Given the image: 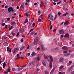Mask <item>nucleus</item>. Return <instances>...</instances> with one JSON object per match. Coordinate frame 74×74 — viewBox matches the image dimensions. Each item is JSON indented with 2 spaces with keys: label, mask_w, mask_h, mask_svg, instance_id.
I'll return each instance as SVG.
<instances>
[{
  "label": "nucleus",
  "mask_w": 74,
  "mask_h": 74,
  "mask_svg": "<svg viewBox=\"0 0 74 74\" xmlns=\"http://www.w3.org/2000/svg\"><path fill=\"white\" fill-rule=\"evenodd\" d=\"M53 16L51 14H50L48 16V20L49 21L50 19L51 21H53Z\"/></svg>",
  "instance_id": "obj_1"
},
{
  "label": "nucleus",
  "mask_w": 74,
  "mask_h": 74,
  "mask_svg": "<svg viewBox=\"0 0 74 74\" xmlns=\"http://www.w3.org/2000/svg\"><path fill=\"white\" fill-rule=\"evenodd\" d=\"M38 37H36L34 39V45H37L38 44Z\"/></svg>",
  "instance_id": "obj_2"
},
{
  "label": "nucleus",
  "mask_w": 74,
  "mask_h": 74,
  "mask_svg": "<svg viewBox=\"0 0 74 74\" xmlns=\"http://www.w3.org/2000/svg\"><path fill=\"white\" fill-rule=\"evenodd\" d=\"M49 58L50 59L51 61L50 62L49 66L50 67H52V62H53V58L51 56H49Z\"/></svg>",
  "instance_id": "obj_3"
},
{
  "label": "nucleus",
  "mask_w": 74,
  "mask_h": 74,
  "mask_svg": "<svg viewBox=\"0 0 74 74\" xmlns=\"http://www.w3.org/2000/svg\"><path fill=\"white\" fill-rule=\"evenodd\" d=\"M8 11L9 12H10L11 11H12V12H14V10H13V8L12 7H10L8 9Z\"/></svg>",
  "instance_id": "obj_4"
},
{
  "label": "nucleus",
  "mask_w": 74,
  "mask_h": 74,
  "mask_svg": "<svg viewBox=\"0 0 74 74\" xmlns=\"http://www.w3.org/2000/svg\"><path fill=\"white\" fill-rule=\"evenodd\" d=\"M40 47L42 50V51H44V50L45 49V47H44V46L43 45H40Z\"/></svg>",
  "instance_id": "obj_5"
},
{
  "label": "nucleus",
  "mask_w": 74,
  "mask_h": 74,
  "mask_svg": "<svg viewBox=\"0 0 74 74\" xmlns=\"http://www.w3.org/2000/svg\"><path fill=\"white\" fill-rule=\"evenodd\" d=\"M64 60V58H61L59 59V62H62Z\"/></svg>",
  "instance_id": "obj_6"
},
{
  "label": "nucleus",
  "mask_w": 74,
  "mask_h": 74,
  "mask_svg": "<svg viewBox=\"0 0 74 74\" xmlns=\"http://www.w3.org/2000/svg\"><path fill=\"white\" fill-rule=\"evenodd\" d=\"M35 63V61H33L32 62H30L29 64V66H30L31 65H33V64H34Z\"/></svg>",
  "instance_id": "obj_7"
},
{
  "label": "nucleus",
  "mask_w": 74,
  "mask_h": 74,
  "mask_svg": "<svg viewBox=\"0 0 74 74\" xmlns=\"http://www.w3.org/2000/svg\"><path fill=\"white\" fill-rule=\"evenodd\" d=\"M59 32L60 34H64V31H63V30H60L59 31Z\"/></svg>",
  "instance_id": "obj_8"
},
{
  "label": "nucleus",
  "mask_w": 74,
  "mask_h": 74,
  "mask_svg": "<svg viewBox=\"0 0 74 74\" xmlns=\"http://www.w3.org/2000/svg\"><path fill=\"white\" fill-rule=\"evenodd\" d=\"M69 21H66L64 23V26H67L69 24Z\"/></svg>",
  "instance_id": "obj_9"
},
{
  "label": "nucleus",
  "mask_w": 74,
  "mask_h": 74,
  "mask_svg": "<svg viewBox=\"0 0 74 74\" xmlns=\"http://www.w3.org/2000/svg\"><path fill=\"white\" fill-rule=\"evenodd\" d=\"M23 69V67L18 68L17 69V71H21V70H22V69Z\"/></svg>",
  "instance_id": "obj_10"
},
{
  "label": "nucleus",
  "mask_w": 74,
  "mask_h": 74,
  "mask_svg": "<svg viewBox=\"0 0 74 74\" xmlns=\"http://www.w3.org/2000/svg\"><path fill=\"white\" fill-rule=\"evenodd\" d=\"M24 7H25V5L23 4H22L21 6L20 7V8L21 9H23L24 8Z\"/></svg>",
  "instance_id": "obj_11"
},
{
  "label": "nucleus",
  "mask_w": 74,
  "mask_h": 74,
  "mask_svg": "<svg viewBox=\"0 0 74 74\" xmlns=\"http://www.w3.org/2000/svg\"><path fill=\"white\" fill-rule=\"evenodd\" d=\"M69 37V34H66L64 35V37H65V38Z\"/></svg>",
  "instance_id": "obj_12"
},
{
  "label": "nucleus",
  "mask_w": 74,
  "mask_h": 74,
  "mask_svg": "<svg viewBox=\"0 0 74 74\" xmlns=\"http://www.w3.org/2000/svg\"><path fill=\"white\" fill-rule=\"evenodd\" d=\"M14 51L15 52H18L19 51V48H16L14 49Z\"/></svg>",
  "instance_id": "obj_13"
},
{
  "label": "nucleus",
  "mask_w": 74,
  "mask_h": 74,
  "mask_svg": "<svg viewBox=\"0 0 74 74\" xmlns=\"http://www.w3.org/2000/svg\"><path fill=\"white\" fill-rule=\"evenodd\" d=\"M25 15L26 16H27V17H29V16H30V14L28 13L27 12H26L25 13Z\"/></svg>",
  "instance_id": "obj_14"
},
{
  "label": "nucleus",
  "mask_w": 74,
  "mask_h": 74,
  "mask_svg": "<svg viewBox=\"0 0 74 74\" xmlns=\"http://www.w3.org/2000/svg\"><path fill=\"white\" fill-rule=\"evenodd\" d=\"M62 49H65V50H67V47H65V46H64L62 48Z\"/></svg>",
  "instance_id": "obj_15"
},
{
  "label": "nucleus",
  "mask_w": 74,
  "mask_h": 74,
  "mask_svg": "<svg viewBox=\"0 0 74 74\" xmlns=\"http://www.w3.org/2000/svg\"><path fill=\"white\" fill-rule=\"evenodd\" d=\"M73 62V61H70L69 62V63L67 64V65L68 66H69L72 63V62Z\"/></svg>",
  "instance_id": "obj_16"
},
{
  "label": "nucleus",
  "mask_w": 74,
  "mask_h": 74,
  "mask_svg": "<svg viewBox=\"0 0 74 74\" xmlns=\"http://www.w3.org/2000/svg\"><path fill=\"white\" fill-rule=\"evenodd\" d=\"M3 44L4 46H5L6 47L8 46V44L7 42H5L3 43Z\"/></svg>",
  "instance_id": "obj_17"
},
{
  "label": "nucleus",
  "mask_w": 74,
  "mask_h": 74,
  "mask_svg": "<svg viewBox=\"0 0 74 74\" xmlns=\"http://www.w3.org/2000/svg\"><path fill=\"white\" fill-rule=\"evenodd\" d=\"M25 46H23L21 48L20 50L21 51H22V50H23V49H25Z\"/></svg>",
  "instance_id": "obj_18"
},
{
  "label": "nucleus",
  "mask_w": 74,
  "mask_h": 74,
  "mask_svg": "<svg viewBox=\"0 0 74 74\" xmlns=\"http://www.w3.org/2000/svg\"><path fill=\"white\" fill-rule=\"evenodd\" d=\"M15 22L13 21L11 23V25L12 26H13V25H15Z\"/></svg>",
  "instance_id": "obj_19"
},
{
  "label": "nucleus",
  "mask_w": 74,
  "mask_h": 74,
  "mask_svg": "<svg viewBox=\"0 0 74 74\" xmlns=\"http://www.w3.org/2000/svg\"><path fill=\"white\" fill-rule=\"evenodd\" d=\"M69 13L68 12H66L64 14H63V16H66L67 15H68L69 14Z\"/></svg>",
  "instance_id": "obj_20"
},
{
  "label": "nucleus",
  "mask_w": 74,
  "mask_h": 74,
  "mask_svg": "<svg viewBox=\"0 0 74 74\" xmlns=\"http://www.w3.org/2000/svg\"><path fill=\"white\" fill-rule=\"evenodd\" d=\"M70 55V53H68L65 54H64V56H69V55Z\"/></svg>",
  "instance_id": "obj_21"
},
{
  "label": "nucleus",
  "mask_w": 74,
  "mask_h": 74,
  "mask_svg": "<svg viewBox=\"0 0 74 74\" xmlns=\"http://www.w3.org/2000/svg\"><path fill=\"white\" fill-rule=\"evenodd\" d=\"M55 68H54L52 70V71H51V72H50V74H52V73L53 72V71H55Z\"/></svg>",
  "instance_id": "obj_22"
},
{
  "label": "nucleus",
  "mask_w": 74,
  "mask_h": 74,
  "mask_svg": "<svg viewBox=\"0 0 74 74\" xmlns=\"http://www.w3.org/2000/svg\"><path fill=\"white\" fill-rule=\"evenodd\" d=\"M44 57L45 59H48V58L45 55H44Z\"/></svg>",
  "instance_id": "obj_23"
},
{
  "label": "nucleus",
  "mask_w": 74,
  "mask_h": 74,
  "mask_svg": "<svg viewBox=\"0 0 74 74\" xmlns=\"http://www.w3.org/2000/svg\"><path fill=\"white\" fill-rule=\"evenodd\" d=\"M63 10H64V11L66 10H68V9L67 8H65V6H63Z\"/></svg>",
  "instance_id": "obj_24"
},
{
  "label": "nucleus",
  "mask_w": 74,
  "mask_h": 74,
  "mask_svg": "<svg viewBox=\"0 0 74 74\" xmlns=\"http://www.w3.org/2000/svg\"><path fill=\"white\" fill-rule=\"evenodd\" d=\"M5 66H6V64H5V62H4L3 64V69L4 68H5Z\"/></svg>",
  "instance_id": "obj_25"
},
{
  "label": "nucleus",
  "mask_w": 74,
  "mask_h": 74,
  "mask_svg": "<svg viewBox=\"0 0 74 74\" xmlns=\"http://www.w3.org/2000/svg\"><path fill=\"white\" fill-rule=\"evenodd\" d=\"M73 69V68H72V66H71V67H70L69 68V71H72V70Z\"/></svg>",
  "instance_id": "obj_26"
},
{
  "label": "nucleus",
  "mask_w": 74,
  "mask_h": 74,
  "mask_svg": "<svg viewBox=\"0 0 74 74\" xmlns=\"http://www.w3.org/2000/svg\"><path fill=\"white\" fill-rule=\"evenodd\" d=\"M64 67V66H60L59 67V69L60 70H61V69H63Z\"/></svg>",
  "instance_id": "obj_27"
},
{
  "label": "nucleus",
  "mask_w": 74,
  "mask_h": 74,
  "mask_svg": "<svg viewBox=\"0 0 74 74\" xmlns=\"http://www.w3.org/2000/svg\"><path fill=\"white\" fill-rule=\"evenodd\" d=\"M40 14H41V11H40V10H38V15H40Z\"/></svg>",
  "instance_id": "obj_28"
},
{
  "label": "nucleus",
  "mask_w": 74,
  "mask_h": 74,
  "mask_svg": "<svg viewBox=\"0 0 74 74\" xmlns=\"http://www.w3.org/2000/svg\"><path fill=\"white\" fill-rule=\"evenodd\" d=\"M66 73L64 72L62 73L61 72H59V74H64Z\"/></svg>",
  "instance_id": "obj_29"
},
{
  "label": "nucleus",
  "mask_w": 74,
  "mask_h": 74,
  "mask_svg": "<svg viewBox=\"0 0 74 74\" xmlns=\"http://www.w3.org/2000/svg\"><path fill=\"white\" fill-rule=\"evenodd\" d=\"M36 59L37 60H38V61H39V60H40V58H39V57H38L36 58Z\"/></svg>",
  "instance_id": "obj_30"
},
{
  "label": "nucleus",
  "mask_w": 74,
  "mask_h": 74,
  "mask_svg": "<svg viewBox=\"0 0 74 74\" xmlns=\"http://www.w3.org/2000/svg\"><path fill=\"white\" fill-rule=\"evenodd\" d=\"M42 64L43 66H46V64H45V62H43Z\"/></svg>",
  "instance_id": "obj_31"
},
{
  "label": "nucleus",
  "mask_w": 74,
  "mask_h": 74,
  "mask_svg": "<svg viewBox=\"0 0 74 74\" xmlns=\"http://www.w3.org/2000/svg\"><path fill=\"white\" fill-rule=\"evenodd\" d=\"M55 50H56V51H58V50H59V47H56L55 48Z\"/></svg>",
  "instance_id": "obj_32"
},
{
  "label": "nucleus",
  "mask_w": 74,
  "mask_h": 74,
  "mask_svg": "<svg viewBox=\"0 0 74 74\" xmlns=\"http://www.w3.org/2000/svg\"><path fill=\"white\" fill-rule=\"evenodd\" d=\"M36 55V53H35L34 52L32 53V56H35Z\"/></svg>",
  "instance_id": "obj_33"
},
{
  "label": "nucleus",
  "mask_w": 74,
  "mask_h": 74,
  "mask_svg": "<svg viewBox=\"0 0 74 74\" xmlns=\"http://www.w3.org/2000/svg\"><path fill=\"white\" fill-rule=\"evenodd\" d=\"M62 3V1H60L59 2H58L57 3V5H59V4L60 3Z\"/></svg>",
  "instance_id": "obj_34"
},
{
  "label": "nucleus",
  "mask_w": 74,
  "mask_h": 74,
  "mask_svg": "<svg viewBox=\"0 0 74 74\" xmlns=\"http://www.w3.org/2000/svg\"><path fill=\"white\" fill-rule=\"evenodd\" d=\"M41 4H40V7H42V4H43V2L42 1H41Z\"/></svg>",
  "instance_id": "obj_35"
},
{
  "label": "nucleus",
  "mask_w": 74,
  "mask_h": 74,
  "mask_svg": "<svg viewBox=\"0 0 74 74\" xmlns=\"http://www.w3.org/2000/svg\"><path fill=\"white\" fill-rule=\"evenodd\" d=\"M13 28H14L13 26H11L9 28V30H11V29Z\"/></svg>",
  "instance_id": "obj_36"
},
{
  "label": "nucleus",
  "mask_w": 74,
  "mask_h": 74,
  "mask_svg": "<svg viewBox=\"0 0 74 74\" xmlns=\"http://www.w3.org/2000/svg\"><path fill=\"white\" fill-rule=\"evenodd\" d=\"M45 74H49V72L46 71H45Z\"/></svg>",
  "instance_id": "obj_37"
},
{
  "label": "nucleus",
  "mask_w": 74,
  "mask_h": 74,
  "mask_svg": "<svg viewBox=\"0 0 74 74\" xmlns=\"http://www.w3.org/2000/svg\"><path fill=\"white\" fill-rule=\"evenodd\" d=\"M35 25H36V24L35 23H32V26L34 27V26H35Z\"/></svg>",
  "instance_id": "obj_38"
},
{
  "label": "nucleus",
  "mask_w": 74,
  "mask_h": 74,
  "mask_svg": "<svg viewBox=\"0 0 74 74\" xmlns=\"http://www.w3.org/2000/svg\"><path fill=\"white\" fill-rule=\"evenodd\" d=\"M28 22V20L27 19H26L25 21V23H27Z\"/></svg>",
  "instance_id": "obj_39"
},
{
  "label": "nucleus",
  "mask_w": 74,
  "mask_h": 74,
  "mask_svg": "<svg viewBox=\"0 0 74 74\" xmlns=\"http://www.w3.org/2000/svg\"><path fill=\"white\" fill-rule=\"evenodd\" d=\"M12 71H15L16 69H15L13 68L12 69Z\"/></svg>",
  "instance_id": "obj_40"
},
{
  "label": "nucleus",
  "mask_w": 74,
  "mask_h": 74,
  "mask_svg": "<svg viewBox=\"0 0 74 74\" xmlns=\"http://www.w3.org/2000/svg\"><path fill=\"white\" fill-rule=\"evenodd\" d=\"M38 22H41V21H42V20L41 19H39L38 20Z\"/></svg>",
  "instance_id": "obj_41"
},
{
  "label": "nucleus",
  "mask_w": 74,
  "mask_h": 74,
  "mask_svg": "<svg viewBox=\"0 0 74 74\" xmlns=\"http://www.w3.org/2000/svg\"><path fill=\"white\" fill-rule=\"evenodd\" d=\"M8 72L7 71H5L4 72V73L5 74H8Z\"/></svg>",
  "instance_id": "obj_42"
},
{
  "label": "nucleus",
  "mask_w": 74,
  "mask_h": 74,
  "mask_svg": "<svg viewBox=\"0 0 74 74\" xmlns=\"http://www.w3.org/2000/svg\"><path fill=\"white\" fill-rule=\"evenodd\" d=\"M7 21H10V18H7Z\"/></svg>",
  "instance_id": "obj_43"
},
{
  "label": "nucleus",
  "mask_w": 74,
  "mask_h": 74,
  "mask_svg": "<svg viewBox=\"0 0 74 74\" xmlns=\"http://www.w3.org/2000/svg\"><path fill=\"white\" fill-rule=\"evenodd\" d=\"M7 49L8 51H9L10 49V48L9 47H7Z\"/></svg>",
  "instance_id": "obj_44"
},
{
  "label": "nucleus",
  "mask_w": 74,
  "mask_h": 74,
  "mask_svg": "<svg viewBox=\"0 0 74 74\" xmlns=\"http://www.w3.org/2000/svg\"><path fill=\"white\" fill-rule=\"evenodd\" d=\"M5 25V23H3L2 24V26H4Z\"/></svg>",
  "instance_id": "obj_45"
},
{
  "label": "nucleus",
  "mask_w": 74,
  "mask_h": 74,
  "mask_svg": "<svg viewBox=\"0 0 74 74\" xmlns=\"http://www.w3.org/2000/svg\"><path fill=\"white\" fill-rule=\"evenodd\" d=\"M56 29H55L53 30V32H56Z\"/></svg>",
  "instance_id": "obj_46"
},
{
  "label": "nucleus",
  "mask_w": 74,
  "mask_h": 74,
  "mask_svg": "<svg viewBox=\"0 0 74 74\" xmlns=\"http://www.w3.org/2000/svg\"><path fill=\"white\" fill-rule=\"evenodd\" d=\"M19 32H18L17 33V34L16 36L17 37H18V36H19Z\"/></svg>",
  "instance_id": "obj_47"
},
{
  "label": "nucleus",
  "mask_w": 74,
  "mask_h": 74,
  "mask_svg": "<svg viewBox=\"0 0 74 74\" xmlns=\"http://www.w3.org/2000/svg\"><path fill=\"white\" fill-rule=\"evenodd\" d=\"M8 26L7 25H6L5 26V29H7Z\"/></svg>",
  "instance_id": "obj_48"
},
{
  "label": "nucleus",
  "mask_w": 74,
  "mask_h": 74,
  "mask_svg": "<svg viewBox=\"0 0 74 74\" xmlns=\"http://www.w3.org/2000/svg\"><path fill=\"white\" fill-rule=\"evenodd\" d=\"M8 72H10V70L9 69H8Z\"/></svg>",
  "instance_id": "obj_49"
},
{
  "label": "nucleus",
  "mask_w": 74,
  "mask_h": 74,
  "mask_svg": "<svg viewBox=\"0 0 74 74\" xmlns=\"http://www.w3.org/2000/svg\"><path fill=\"white\" fill-rule=\"evenodd\" d=\"M34 32H31V34L33 35V34H34Z\"/></svg>",
  "instance_id": "obj_50"
},
{
  "label": "nucleus",
  "mask_w": 74,
  "mask_h": 74,
  "mask_svg": "<svg viewBox=\"0 0 74 74\" xmlns=\"http://www.w3.org/2000/svg\"><path fill=\"white\" fill-rule=\"evenodd\" d=\"M71 74H74V71L71 72Z\"/></svg>",
  "instance_id": "obj_51"
},
{
  "label": "nucleus",
  "mask_w": 74,
  "mask_h": 74,
  "mask_svg": "<svg viewBox=\"0 0 74 74\" xmlns=\"http://www.w3.org/2000/svg\"><path fill=\"white\" fill-rule=\"evenodd\" d=\"M53 1H54L56 2V1H58V0H53Z\"/></svg>",
  "instance_id": "obj_52"
},
{
  "label": "nucleus",
  "mask_w": 74,
  "mask_h": 74,
  "mask_svg": "<svg viewBox=\"0 0 74 74\" xmlns=\"http://www.w3.org/2000/svg\"><path fill=\"white\" fill-rule=\"evenodd\" d=\"M64 53H67V51H64L63 52Z\"/></svg>",
  "instance_id": "obj_53"
},
{
  "label": "nucleus",
  "mask_w": 74,
  "mask_h": 74,
  "mask_svg": "<svg viewBox=\"0 0 74 74\" xmlns=\"http://www.w3.org/2000/svg\"><path fill=\"white\" fill-rule=\"evenodd\" d=\"M16 51H14V52H13V54H14V55H15V53H16Z\"/></svg>",
  "instance_id": "obj_54"
},
{
  "label": "nucleus",
  "mask_w": 74,
  "mask_h": 74,
  "mask_svg": "<svg viewBox=\"0 0 74 74\" xmlns=\"http://www.w3.org/2000/svg\"><path fill=\"white\" fill-rule=\"evenodd\" d=\"M50 29H52V25H51Z\"/></svg>",
  "instance_id": "obj_55"
},
{
  "label": "nucleus",
  "mask_w": 74,
  "mask_h": 74,
  "mask_svg": "<svg viewBox=\"0 0 74 74\" xmlns=\"http://www.w3.org/2000/svg\"><path fill=\"white\" fill-rule=\"evenodd\" d=\"M21 41L22 42H23V39L21 40Z\"/></svg>",
  "instance_id": "obj_56"
},
{
  "label": "nucleus",
  "mask_w": 74,
  "mask_h": 74,
  "mask_svg": "<svg viewBox=\"0 0 74 74\" xmlns=\"http://www.w3.org/2000/svg\"><path fill=\"white\" fill-rule=\"evenodd\" d=\"M33 29H32L30 30V32H32V31H33Z\"/></svg>",
  "instance_id": "obj_57"
},
{
  "label": "nucleus",
  "mask_w": 74,
  "mask_h": 74,
  "mask_svg": "<svg viewBox=\"0 0 74 74\" xmlns=\"http://www.w3.org/2000/svg\"><path fill=\"white\" fill-rule=\"evenodd\" d=\"M15 34L14 33H12V34H10V35H12V36H13V35H14Z\"/></svg>",
  "instance_id": "obj_58"
},
{
  "label": "nucleus",
  "mask_w": 74,
  "mask_h": 74,
  "mask_svg": "<svg viewBox=\"0 0 74 74\" xmlns=\"http://www.w3.org/2000/svg\"><path fill=\"white\" fill-rule=\"evenodd\" d=\"M61 37H62V38H63V37H64V35H61Z\"/></svg>",
  "instance_id": "obj_59"
},
{
  "label": "nucleus",
  "mask_w": 74,
  "mask_h": 74,
  "mask_svg": "<svg viewBox=\"0 0 74 74\" xmlns=\"http://www.w3.org/2000/svg\"><path fill=\"white\" fill-rule=\"evenodd\" d=\"M8 8V6H7V5H6V6H5V8Z\"/></svg>",
  "instance_id": "obj_60"
},
{
  "label": "nucleus",
  "mask_w": 74,
  "mask_h": 74,
  "mask_svg": "<svg viewBox=\"0 0 74 74\" xmlns=\"http://www.w3.org/2000/svg\"><path fill=\"white\" fill-rule=\"evenodd\" d=\"M72 69H74V65L73 66H72Z\"/></svg>",
  "instance_id": "obj_61"
},
{
  "label": "nucleus",
  "mask_w": 74,
  "mask_h": 74,
  "mask_svg": "<svg viewBox=\"0 0 74 74\" xmlns=\"http://www.w3.org/2000/svg\"><path fill=\"white\" fill-rule=\"evenodd\" d=\"M17 57H19V54H17L16 55Z\"/></svg>",
  "instance_id": "obj_62"
},
{
  "label": "nucleus",
  "mask_w": 74,
  "mask_h": 74,
  "mask_svg": "<svg viewBox=\"0 0 74 74\" xmlns=\"http://www.w3.org/2000/svg\"><path fill=\"white\" fill-rule=\"evenodd\" d=\"M71 56L72 57L73 56H74V54L73 53V54H72L71 55Z\"/></svg>",
  "instance_id": "obj_63"
},
{
  "label": "nucleus",
  "mask_w": 74,
  "mask_h": 74,
  "mask_svg": "<svg viewBox=\"0 0 74 74\" xmlns=\"http://www.w3.org/2000/svg\"><path fill=\"white\" fill-rule=\"evenodd\" d=\"M40 49V47H38L37 49V50H39V49Z\"/></svg>",
  "instance_id": "obj_64"
}]
</instances>
